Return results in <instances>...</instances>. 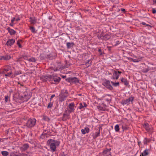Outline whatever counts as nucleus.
Listing matches in <instances>:
<instances>
[{"instance_id":"f257e3e1","label":"nucleus","mask_w":156,"mask_h":156,"mask_svg":"<svg viewBox=\"0 0 156 156\" xmlns=\"http://www.w3.org/2000/svg\"><path fill=\"white\" fill-rule=\"evenodd\" d=\"M47 143L50 147L51 151L53 152L56 151L57 147L59 146L60 144V142L58 141L52 139L48 140Z\"/></svg>"},{"instance_id":"f03ea898","label":"nucleus","mask_w":156,"mask_h":156,"mask_svg":"<svg viewBox=\"0 0 156 156\" xmlns=\"http://www.w3.org/2000/svg\"><path fill=\"white\" fill-rule=\"evenodd\" d=\"M36 120L35 119H30L27 121L26 125L28 127L31 128L34 127L36 123Z\"/></svg>"},{"instance_id":"7ed1b4c3","label":"nucleus","mask_w":156,"mask_h":156,"mask_svg":"<svg viewBox=\"0 0 156 156\" xmlns=\"http://www.w3.org/2000/svg\"><path fill=\"white\" fill-rule=\"evenodd\" d=\"M89 57V55L87 54L85 55L84 59L87 60L85 62V65L87 67H88L90 66L91 64L92 61L93 59V57L92 56L90 59L87 60L88 58Z\"/></svg>"},{"instance_id":"20e7f679","label":"nucleus","mask_w":156,"mask_h":156,"mask_svg":"<svg viewBox=\"0 0 156 156\" xmlns=\"http://www.w3.org/2000/svg\"><path fill=\"white\" fill-rule=\"evenodd\" d=\"M133 100V97H130L129 98L125 100H123L121 103L123 105H128L131 102H132Z\"/></svg>"},{"instance_id":"39448f33","label":"nucleus","mask_w":156,"mask_h":156,"mask_svg":"<svg viewBox=\"0 0 156 156\" xmlns=\"http://www.w3.org/2000/svg\"><path fill=\"white\" fill-rule=\"evenodd\" d=\"M103 85L106 87L108 89L111 90L113 88L110 84V82L108 80H106L103 83Z\"/></svg>"},{"instance_id":"423d86ee","label":"nucleus","mask_w":156,"mask_h":156,"mask_svg":"<svg viewBox=\"0 0 156 156\" xmlns=\"http://www.w3.org/2000/svg\"><path fill=\"white\" fill-rule=\"evenodd\" d=\"M67 81L70 83H76L79 82V80L76 77H69L66 79Z\"/></svg>"},{"instance_id":"0eeeda50","label":"nucleus","mask_w":156,"mask_h":156,"mask_svg":"<svg viewBox=\"0 0 156 156\" xmlns=\"http://www.w3.org/2000/svg\"><path fill=\"white\" fill-rule=\"evenodd\" d=\"M76 107L73 103H70L68 105L69 112L70 113L73 112L75 110V108Z\"/></svg>"},{"instance_id":"6e6552de","label":"nucleus","mask_w":156,"mask_h":156,"mask_svg":"<svg viewBox=\"0 0 156 156\" xmlns=\"http://www.w3.org/2000/svg\"><path fill=\"white\" fill-rule=\"evenodd\" d=\"M111 149L105 150L103 151L102 156H112L111 154L110 151Z\"/></svg>"},{"instance_id":"1a4fd4ad","label":"nucleus","mask_w":156,"mask_h":156,"mask_svg":"<svg viewBox=\"0 0 156 156\" xmlns=\"http://www.w3.org/2000/svg\"><path fill=\"white\" fill-rule=\"evenodd\" d=\"M15 41V40L14 39H9L7 41L6 44L8 46H11L14 44Z\"/></svg>"},{"instance_id":"9d476101","label":"nucleus","mask_w":156,"mask_h":156,"mask_svg":"<svg viewBox=\"0 0 156 156\" xmlns=\"http://www.w3.org/2000/svg\"><path fill=\"white\" fill-rule=\"evenodd\" d=\"M7 29L10 35H14L16 33V32L15 30L9 27H8Z\"/></svg>"},{"instance_id":"9b49d317","label":"nucleus","mask_w":156,"mask_h":156,"mask_svg":"<svg viewBox=\"0 0 156 156\" xmlns=\"http://www.w3.org/2000/svg\"><path fill=\"white\" fill-rule=\"evenodd\" d=\"M90 129L89 128L87 127H85L84 129H82L81 132L82 133L84 134L86 133H88L89 132Z\"/></svg>"},{"instance_id":"f8f14e48","label":"nucleus","mask_w":156,"mask_h":156,"mask_svg":"<svg viewBox=\"0 0 156 156\" xmlns=\"http://www.w3.org/2000/svg\"><path fill=\"white\" fill-rule=\"evenodd\" d=\"M121 73V72L119 71H115L114 72L113 74L114 76L115 77V79L117 80L119 76V75Z\"/></svg>"},{"instance_id":"ddd939ff","label":"nucleus","mask_w":156,"mask_h":156,"mask_svg":"<svg viewBox=\"0 0 156 156\" xmlns=\"http://www.w3.org/2000/svg\"><path fill=\"white\" fill-rule=\"evenodd\" d=\"M87 106V105L85 103L83 102V103H80L79 104V106L78 108L80 109H84V108L86 107Z\"/></svg>"},{"instance_id":"4468645a","label":"nucleus","mask_w":156,"mask_h":156,"mask_svg":"<svg viewBox=\"0 0 156 156\" xmlns=\"http://www.w3.org/2000/svg\"><path fill=\"white\" fill-rule=\"evenodd\" d=\"M29 21L32 24H35L37 21V19L35 17H30Z\"/></svg>"},{"instance_id":"2eb2a0df","label":"nucleus","mask_w":156,"mask_h":156,"mask_svg":"<svg viewBox=\"0 0 156 156\" xmlns=\"http://www.w3.org/2000/svg\"><path fill=\"white\" fill-rule=\"evenodd\" d=\"M144 127L148 131H149L151 130V128L147 123H145L144 125Z\"/></svg>"},{"instance_id":"dca6fc26","label":"nucleus","mask_w":156,"mask_h":156,"mask_svg":"<svg viewBox=\"0 0 156 156\" xmlns=\"http://www.w3.org/2000/svg\"><path fill=\"white\" fill-rule=\"evenodd\" d=\"M61 78L59 77H58L57 76H54L53 80L56 83H58L59 82Z\"/></svg>"},{"instance_id":"f3484780","label":"nucleus","mask_w":156,"mask_h":156,"mask_svg":"<svg viewBox=\"0 0 156 156\" xmlns=\"http://www.w3.org/2000/svg\"><path fill=\"white\" fill-rule=\"evenodd\" d=\"M74 45V44L73 42H67L66 43V46L67 48H71Z\"/></svg>"},{"instance_id":"a211bd4d","label":"nucleus","mask_w":156,"mask_h":156,"mask_svg":"<svg viewBox=\"0 0 156 156\" xmlns=\"http://www.w3.org/2000/svg\"><path fill=\"white\" fill-rule=\"evenodd\" d=\"M148 154V150L147 149L145 150L144 152L141 153L140 156H146Z\"/></svg>"},{"instance_id":"6ab92c4d","label":"nucleus","mask_w":156,"mask_h":156,"mask_svg":"<svg viewBox=\"0 0 156 156\" xmlns=\"http://www.w3.org/2000/svg\"><path fill=\"white\" fill-rule=\"evenodd\" d=\"M29 147V146L27 144L23 145L21 147V149L25 151L27 150Z\"/></svg>"},{"instance_id":"aec40b11","label":"nucleus","mask_w":156,"mask_h":156,"mask_svg":"<svg viewBox=\"0 0 156 156\" xmlns=\"http://www.w3.org/2000/svg\"><path fill=\"white\" fill-rule=\"evenodd\" d=\"M121 81L125 85H127L128 84V83L126 79L122 78H121Z\"/></svg>"},{"instance_id":"412c9836","label":"nucleus","mask_w":156,"mask_h":156,"mask_svg":"<svg viewBox=\"0 0 156 156\" xmlns=\"http://www.w3.org/2000/svg\"><path fill=\"white\" fill-rule=\"evenodd\" d=\"M100 135V130H99V131L98 132H96L95 133V135H93V138H96L97 137L99 136Z\"/></svg>"},{"instance_id":"4be33fe9","label":"nucleus","mask_w":156,"mask_h":156,"mask_svg":"<svg viewBox=\"0 0 156 156\" xmlns=\"http://www.w3.org/2000/svg\"><path fill=\"white\" fill-rule=\"evenodd\" d=\"M1 153L3 156H7L9 154V152L6 151H2Z\"/></svg>"},{"instance_id":"5701e85b","label":"nucleus","mask_w":156,"mask_h":156,"mask_svg":"<svg viewBox=\"0 0 156 156\" xmlns=\"http://www.w3.org/2000/svg\"><path fill=\"white\" fill-rule=\"evenodd\" d=\"M111 83L112 84V85L115 87H117L119 85V82H114L113 81H111Z\"/></svg>"},{"instance_id":"b1692460","label":"nucleus","mask_w":156,"mask_h":156,"mask_svg":"<svg viewBox=\"0 0 156 156\" xmlns=\"http://www.w3.org/2000/svg\"><path fill=\"white\" fill-rule=\"evenodd\" d=\"M130 60L131 61H132L134 62H139L140 61V60L138 58H130Z\"/></svg>"},{"instance_id":"393cba45","label":"nucleus","mask_w":156,"mask_h":156,"mask_svg":"<svg viewBox=\"0 0 156 156\" xmlns=\"http://www.w3.org/2000/svg\"><path fill=\"white\" fill-rule=\"evenodd\" d=\"M4 56V60H8L11 58V56L9 55H6Z\"/></svg>"},{"instance_id":"a878e982","label":"nucleus","mask_w":156,"mask_h":156,"mask_svg":"<svg viewBox=\"0 0 156 156\" xmlns=\"http://www.w3.org/2000/svg\"><path fill=\"white\" fill-rule=\"evenodd\" d=\"M29 29L31 30V31L32 33H35L36 32L35 31V29L34 27H30Z\"/></svg>"},{"instance_id":"bb28decb","label":"nucleus","mask_w":156,"mask_h":156,"mask_svg":"<svg viewBox=\"0 0 156 156\" xmlns=\"http://www.w3.org/2000/svg\"><path fill=\"white\" fill-rule=\"evenodd\" d=\"M22 40H19L17 41V44L18 45V47L19 48H21L22 46L21 44L20 43V42H22Z\"/></svg>"},{"instance_id":"cd10ccee","label":"nucleus","mask_w":156,"mask_h":156,"mask_svg":"<svg viewBox=\"0 0 156 156\" xmlns=\"http://www.w3.org/2000/svg\"><path fill=\"white\" fill-rule=\"evenodd\" d=\"M115 130L116 132H118L119 131V126L118 125H116L115 126Z\"/></svg>"},{"instance_id":"c85d7f7f","label":"nucleus","mask_w":156,"mask_h":156,"mask_svg":"<svg viewBox=\"0 0 156 156\" xmlns=\"http://www.w3.org/2000/svg\"><path fill=\"white\" fill-rule=\"evenodd\" d=\"M28 60L30 62H35L36 61L35 58L33 57L29 58L28 59Z\"/></svg>"},{"instance_id":"c756f323","label":"nucleus","mask_w":156,"mask_h":156,"mask_svg":"<svg viewBox=\"0 0 156 156\" xmlns=\"http://www.w3.org/2000/svg\"><path fill=\"white\" fill-rule=\"evenodd\" d=\"M140 24H142V25H145L147 27H151V26L149 24H147L145 23L144 22H142V23H140Z\"/></svg>"},{"instance_id":"7c9ffc66","label":"nucleus","mask_w":156,"mask_h":156,"mask_svg":"<svg viewBox=\"0 0 156 156\" xmlns=\"http://www.w3.org/2000/svg\"><path fill=\"white\" fill-rule=\"evenodd\" d=\"M53 104L51 103H49L48 105V108H51L52 107Z\"/></svg>"},{"instance_id":"2f4dec72","label":"nucleus","mask_w":156,"mask_h":156,"mask_svg":"<svg viewBox=\"0 0 156 156\" xmlns=\"http://www.w3.org/2000/svg\"><path fill=\"white\" fill-rule=\"evenodd\" d=\"M152 12L154 14L156 13V10L155 9L153 8L152 9Z\"/></svg>"},{"instance_id":"473e14b6","label":"nucleus","mask_w":156,"mask_h":156,"mask_svg":"<svg viewBox=\"0 0 156 156\" xmlns=\"http://www.w3.org/2000/svg\"><path fill=\"white\" fill-rule=\"evenodd\" d=\"M8 96H5V101L6 102H7L8 101Z\"/></svg>"},{"instance_id":"72a5a7b5","label":"nucleus","mask_w":156,"mask_h":156,"mask_svg":"<svg viewBox=\"0 0 156 156\" xmlns=\"http://www.w3.org/2000/svg\"><path fill=\"white\" fill-rule=\"evenodd\" d=\"M148 71V69H143L142 71L143 72L146 73Z\"/></svg>"},{"instance_id":"f704fd0d","label":"nucleus","mask_w":156,"mask_h":156,"mask_svg":"<svg viewBox=\"0 0 156 156\" xmlns=\"http://www.w3.org/2000/svg\"><path fill=\"white\" fill-rule=\"evenodd\" d=\"M16 20V18H15V17H13V18L12 19V20H11V23H14V21H15V20Z\"/></svg>"},{"instance_id":"c9c22d12","label":"nucleus","mask_w":156,"mask_h":156,"mask_svg":"<svg viewBox=\"0 0 156 156\" xmlns=\"http://www.w3.org/2000/svg\"><path fill=\"white\" fill-rule=\"evenodd\" d=\"M55 96V94L52 95H51V98H50V100L51 101L52 98H53V97H54Z\"/></svg>"},{"instance_id":"e433bc0d","label":"nucleus","mask_w":156,"mask_h":156,"mask_svg":"<svg viewBox=\"0 0 156 156\" xmlns=\"http://www.w3.org/2000/svg\"><path fill=\"white\" fill-rule=\"evenodd\" d=\"M4 60V56H0V60Z\"/></svg>"},{"instance_id":"4c0bfd02","label":"nucleus","mask_w":156,"mask_h":156,"mask_svg":"<svg viewBox=\"0 0 156 156\" xmlns=\"http://www.w3.org/2000/svg\"><path fill=\"white\" fill-rule=\"evenodd\" d=\"M120 42L119 41H116V43L115 44V45H117L120 44Z\"/></svg>"},{"instance_id":"58836bf2","label":"nucleus","mask_w":156,"mask_h":156,"mask_svg":"<svg viewBox=\"0 0 156 156\" xmlns=\"http://www.w3.org/2000/svg\"><path fill=\"white\" fill-rule=\"evenodd\" d=\"M111 79H114V80L115 79V76H114L113 74V75H112V77H111Z\"/></svg>"},{"instance_id":"ea45409f","label":"nucleus","mask_w":156,"mask_h":156,"mask_svg":"<svg viewBox=\"0 0 156 156\" xmlns=\"http://www.w3.org/2000/svg\"><path fill=\"white\" fill-rule=\"evenodd\" d=\"M11 74V73H8L7 74H5V76H10V75Z\"/></svg>"},{"instance_id":"a19ab883","label":"nucleus","mask_w":156,"mask_h":156,"mask_svg":"<svg viewBox=\"0 0 156 156\" xmlns=\"http://www.w3.org/2000/svg\"><path fill=\"white\" fill-rule=\"evenodd\" d=\"M9 25L11 27H13L14 25L13 23H11Z\"/></svg>"},{"instance_id":"79ce46f5","label":"nucleus","mask_w":156,"mask_h":156,"mask_svg":"<svg viewBox=\"0 0 156 156\" xmlns=\"http://www.w3.org/2000/svg\"><path fill=\"white\" fill-rule=\"evenodd\" d=\"M153 4L156 5V0H153Z\"/></svg>"},{"instance_id":"37998d69","label":"nucleus","mask_w":156,"mask_h":156,"mask_svg":"<svg viewBox=\"0 0 156 156\" xmlns=\"http://www.w3.org/2000/svg\"><path fill=\"white\" fill-rule=\"evenodd\" d=\"M15 20L16 21H18L20 20V19L19 18H18L17 19H16Z\"/></svg>"},{"instance_id":"c03bdc74","label":"nucleus","mask_w":156,"mask_h":156,"mask_svg":"<svg viewBox=\"0 0 156 156\" xmlns=\"http://www.w3.org/2000/svg\"><path fill=\"white\" fill-rule=\"evenodd\" d=\"M121 10L122 12H125V9H121Z\"/></svg>"},{"instance_id":"a18cd8bd","label":"nucleus","mask_w":156,"mask_h":156,"mask_svg":"<svg viewBox=\"0 0 156 156\" xmlns=\"http://www.w3.org/2000/svg\"><path fill=\"white\" fill-rule=\"evenodd\" d=\"M62 77L63 78H65L66 77V76H62Z\"/></svg>"},{"instance_id":"49530a36","label":"nucleus","mask_w":156,"mask_h":156,"mask_svg":"<svg viewBox=\"0 0 156 156\" xmlns=\"http://www.w3.org/2000/svg\"><path fill=\"white\" fill-rule=\"evenodd\" d=\"M98 51L100 52H101V49H99L98 50Z\"/></svg>"}]
</instances>
